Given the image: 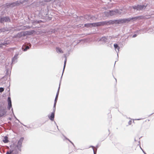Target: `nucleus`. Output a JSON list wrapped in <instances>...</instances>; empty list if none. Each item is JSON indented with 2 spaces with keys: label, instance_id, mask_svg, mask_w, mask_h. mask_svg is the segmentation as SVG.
Masks as SVG:
<instances>
[{
  "label": "nucleus",
  "instance_id": "nucleus-16",
  "mask_svg": "<svg viewBox=\"0 0 154 154\" xmlns=\"http://www.w3.org/2000/svg\"><path fill=\"white\" fill-rule=\"evenodd\" d=\"M114 47L117 53V56L118 57V53L119 52V49H120V47L119 46L118 44V42H117V43H115L114 44Z\"/></svg>",
  "mask_w": 154,
  "mask_h": 154
},
{
  "label": "nucleus",
  "instance_id": "nucleus-28",
  "mask_svg": "<svg viewBox=\"0 0 154 154\" xmlns=\"http://www.w3.org/2000/svg\"><path fill=\"white\" fill-rule=\"evenodd\" d=\"M64 57L65 58V59L64 61V66H65V65H66L67 60L66 57V54H64Z\"/></svg>",
  "mask_w": 154,
  "mask_h": 154
},
{
  "label": "nucleus",
  "instance_id": "nucleus-55",
  "mask_svg": "<svg viewBox=\"0 0 154 154\" xmlns=\"http://www.w3.org/2000/svg\"><path fill=\"white\" fill-rule=\"evenodd\" d=\"M20 35V34H19V33H17V35Z\"/></svg>",
  "mask_w": 154,
  "mask_h": 154
},
{
  "label": "nucleus",
  "instance_id": "nucleus-56",
  "mask_svg": "<svg viewBox=\"0 0 154 154\" xmlns=\"http://www.w3.org/2000/svg\"><path fill=\"white\" fill-rule=\"evenodd\" d=\"M143 153L144 154H147L145 152H144Z\"/></svg>",
  "mask_w": 154,
  "mask_h": 154
},
{
  "label": "nucleus",
  "instance_id": "nucleus-15",
  "mask_svg": "<svg viewBox=\"0 0 154 154\" xmlns=\"http://www.w3.org/2000/svg\"><path fill=\"white\" fill-rule=\"evenodd\" d=\"M11 43V41L9 40L5 39L3 42H2V46H7L8 45L10 44Z\"/></svg>",
  "mask_w": 154,
  "mask_h": 154
},
{
  "label": "nucleus",
  "instance_id": "nucleus-38",
  "mask_svg": "<svg viewBox=\"0 0 154 154\" xmlns=\"http://www.w3.org/2000/svg\"><path fill=\"white\" fill-rule=\"evenodd\" d=\"M14 117V118L15 119L18 121L19 122H20V121L19 119H18L16 117V116H15V115H13Z\"/></svg>",
  "mask_w": 154,
  "mask_h": 154
},
{
  "label": "nucleus",
  "instance_id": "nucleus-25",
  "mask_svg": "<svg viewBox=\"0 0 154 154\" xmlns=\"http://www.w3.org/2000/svg\"><path fill=\"white\" fill-rule=\"evenodd\" d=\"M33 32L34 31L33 30L27 31L26 32V33L27 35H31L33 34Z\"/></svg>",
  "mask_w": 154,
  "mask_h": 154
},
{
  "label": "nucleus",
  "instance_id": "nucleus-36",
  "mask_svg": "<svg viewBox=\"0 0 154 154\" xmlns=\"http://www.w3.org/2000/svg\"><path fill=\"white\" fill-rule=\"evenodd\" d=\"M94 18H95V17L94 16H90V19L93 20Z\"/></svg>",
  "mask_w": 154,
  "mask_h": 154
},
{
  "label": "nucleus",
  "instance_id": "nucleus-12",
  "mask_svg": "<svg viewBox=\"0 0 154 154\" xmlns=\"http://www.w3.org/2000/svg\"><path fill=\"white\" fill-rule=\"evenodd\" d=\"M31 46V45H23L21 48V49L22 50V51H23L24 52L26 51L30 48Z\"/></svg>",
  "mask_w": 154,
  "mask_h": 154
},
{
  "label": "nucleus",
  "instance_id": "nucleus-29",
  "mask_svg": "<svg viewBox=\"0 0 154 154\" xmlns=\"http://www.w3.org/2000/svg\"><path fill=\"white\" fill-rule=\"evenodd\" d=\"M12 108V103H8L7 109L8 110H10Z\"/></svg>",
  "mask_w": 154,
  "mask_h": 154
},
{
  "label": "nucleus",
  "instance_id": "nucleus-45",
  "mask_svg": "<svg viewBox=\"0 0 154 154\" xmlns=\"http://www.w3.org/2000/svg\"><path fill=\"white\" fill-rule=\"evenodd\" d=\"M2 43H0V48H2Z\"/></svg>",
  "mask_w": 154,
  "mask_h": 154
},
{
  "label": "nucleus",
  "instance_id": "nucleus-2",
  "mask_svg": "<svg viewBox=\"0 0 154 154\" xmlns=\"http://www.w3.org/2000/svg\"><path fill=\"white\" fill-rule=\"evenodd\" d=\"M104 26H108L107 20L95 23H86L84 24V26L87 28L96 27Z\"/></svg>",
  "mask_w": 154,
  "mask_h": 154
},
{
  "label": "nucleus",
  "instance_id": "nucleus-26",
  "mask_svg": "<svg viewBox=\"0 0 154 154\" xmlns=\"http://www.w3.org/2000/svg\"><path fill=\"white\" fill-rule=\"evenodd\" d=\"M3 141L5 143H6L9 142V140L8 139V137L7 136H5L4 137Z\"/></svg>",
  "mask_w": 154,
  "mask_h": 154
},
{
  "label": "nucleus",
  "instance_id": "nucleus-34",
  "mask_svg": "<svg viewBox=\"0 0 154 154\" xmlns=\"http://www.w3.org/2000/svg\"><path fill=\"white\" fill-rule=\"evenodd\" d=\"M10 82H9V85L8 86V87H7V89H8V92H9V94H10Z\"/></svg>",
  "mask_w": 154,
  "mask_h": 154
},
{
  "label": "nucleus",
  "instance_id": "nucleus-54",
  "mask_svg": "<svg viewBox=\"0 0 154 154\" xmlns=\"http://www.w3.org/2000/svg\"><path fill=\"white\" fill-rule=\"evenodd\" d=\"M11 110L12 111H13V109L12 108H11Z\"/></svg>",
  "mask_w": 154,
  "mask_h": 154
},
{
  "label": "nucleus",
  "instance_id": "nucleus-33",
  "mask_svg": "<svg viewBox=\"0 0 154 154\" xmlns=\"http://www.w3.org/2000/svg\"><path fill=\"white\" fill-rule=\"evenodd\" d=\"M68 140L73 146L75 148V146L74 145L73 143L69 139Z\"/></svg>",
  "mask_w": 154,
  "mask_h": 154
},
{
  "label": "nucleus",
  "instance_id": "nucleus-4",
  "mask_svg": "<svg viewBox=\"0 0 154 154\" xmlns=\"http://www.w3.org/2000/svg\"><path fill=\"white\" fill-rule=\"evenodd\" d=\"M148 5V4L146 3L143 5L137 4L132 6V8L134 11H143L145 9Z\"/></svg>",
  "mask_w": 154,
  "mask_h": 154
},
{
  "label": "nucleus",
  "instance_id": "nucleus-8",
  "mask_svg": "<svg viewBox=\"0 0 154 154\" xmlns=\"http://www.w3.org/2000/svg\"><path fill=\"white\" fill-rule=\"evenodd\" d=\"M23 52L20 50L18 51H17L16 54H15L14 56L12 57L11 59V64H14L17 62V61L16 60L18 58V56L19 55H20L22 54Z\"/></svg>",
  "mask_w": 154,
  "mask_h": 154
},
{
  "label": "nucleus",
  "instance_id": "nucleus-40",
  "mask_svg": "<svg viewBox=\"0 0 154 154\" xmlns=\"http://www.w3.org/2000/svg\"><path fill=\"white\" fill-rule=\"evenodd\" d=\"M94 146H89V148H90V147H91L92 148V149H93V151H94Z\"/></svg>",
  "mask_w": 154,
  "mask_h": 154
},
{
  "label": "nucleus",
  "instance_id": "nucleus-32",
  "mask_svg": "<svg viewBox=\"0 0 154 154\" xmlns=\"http://www.w3.org/2000/svg\"><path fill=\"white\" fill-rule=\"evenodd\" d=\"M57 101L54 100V104L53 107V108H56V103H57Z\"/></svg>",
  "mask_w": 154,
  "mask_h": 154
},
{
  "label": "nucleus",
  "instance_id": "nucleus-1",
  "mask_svg": "<svg viewBox=\"0 0 154 154\" xmlns=\"http://www.w3.org/2000/svg\"><path fill=\"white\" fill-rule=\"evenodd\" d=\"M143 18L144 16H143L140 15L128 18H125L114 20H107L108 26L114 24H124L125 23H128L131 21H133L138 19H142Z\"/></svg>",
  "mask_w": 154,
  "mask_h": 154
},
{
  "label": "nucleus",
  "instance_id": "nucleus-60",
  "mask_svg": "<svg viewBox=\"0 0 154 154\" xmlns=\"http://www.w3.org/2000/svg\"><path fill=\"white\" fill-rule=\"evenodd\" d=\"M115 79H116V82H117V80H116V78H115Z\"/></svg>",
  "mask_w": 154,
  "mask_h": 154
},
{
  "label": "nucleus",
  "instance_id": "nucleus-20",
  "mask_svg": "<svg viewBox=\"0 0 154 154\" xmlns=\"http://www.w3.org/2000/svg\"><path fill=\"white\" fill-rule=\"evenodd\" d=\"M48 117L51 121H54L55 117V114L51 112L50 115H48Z\"/></svg>",
  "mask_w": 154,
  "mask_h": 154
},
{
  "label": "nucleus",
  "instance_id": "nucleus-18",
  "mask_svg": "<svg viewBox=\"0 0 154 154\" xmlns=\"http://www.w3.org/2000/svg\"><path fill=\"white\" fill-rule=\"evenodd\" d=\"M28 0H20L19 1H17L16 2H17L18 4L17 6H18L21 4H26L27 3Z\"/></svg>",
  "mask_w": 154,
  "mask_h": 154
},
{
  "label": "nucleus",
  "instance_id": "nucleus-58",
  "mask_svg": "<svg viewBox=\"0 0 154 154\" xmlns=\"http://www.w3.org/2000/svg\"><path fill=\"white\" fill-rule=\"evenodd\" d=\"M23 125L24 126L26 127V125Z\"/></svg>",
  "mask_w": 154,
  "mask_h": 154
},
{
  "label": "nucleus",
  "instance_id": "nucleus-39",
  "mask_svg": "<svg viewBox=\"0 0 154 154\" xmlns=\"http://www.w3.org/2000/svg\"><path fill=\"white\" fill-rule=\"evenodd\" d=\"M131 123H132V121L131 120H129L128 122V124L129 125H131Z\"/></svg>",
  "mask_w": 154,
  "mask_h": 154
},
{
  "label": "nucleus",
  "instance_id": "nucleus-61",
  "mask_svg": "<svg viewBox=\"0 0 154 154\" xmlns=\"http://www.w3.org/2000/svg\"><path fill=\"white\" fill-rule=\"evenodd\" d=\"M116 61H115V63L114 65H115V63H116Z\"/></svg>",
  "mask_w": 154,
  "mask_h": 154
},
{
  "label": "nucleus",
  "instance_id": "nucleus-37",
  "mask_svg": "<svg viewBox=\"0 0 154 154\" xmlns=\"http://www.w3.org/2000/svg\"><path fill=\"white\" fill-rule=\"evenodd\" d=\"M65 66H66V65L64 66V64L63 69V72H62V75H61V76H63V73L64 72V69H65Z\"/></svg>",
  "mask_w": 154,
  "mask_h": 154
},
{
  "label": "nucleus",
  "instance_id": "nucleus-35",
  "mask_svg": "<svg viewBox=\"0 0 154 154\" xmlns=\"http://www.w3.org/2000/svg\"><path fill=\"white\" fill-rule=\"evenodd\" d=\"M55 110H56V108H53V112L51 113L55 114Z\"/></svg>",
  "mask_w": 154,
  "mask_h": 154
},
{
  "label": "nucleus",
  "instance_id": "nucleus-41",
  "mask_svg": "<svg viewBox=\"0 0 154 154\" xmlns=\"http://www.w3.org/2000/svg\"><path fill=\"white\" fill-rule=\"evenodd\" d=\"M54 124H55V125H56L57 127V129H58V130H59L58 128V126L57 125L56 122L55 121H54Z\"/></svg>",
  "mask_w": 154,
  "mask_h": 154
},
{
  "label": "nucleus",
  "instance_id": "nucleus-27",
  "mask_svg": "<svg viewBox=\"0 0 154 154\" xmlns=\"http://www.w3.org/2000/svg\"><path fill=\"white\" fill-rule=\"evenodd\" d=\"M52 17H49L48 15H47L46 17H45V18H44V19L47 20L49 21L52 19Z\"/></svg>",
  "mask_w": 154,
  "mask_h": 154
},
{
  "label": "nucleus",
  "instance_id": "nucleus-59",
  "mask_svg": "<svg viewBox=\"0 0 154 154\" xmlns=\"http://www.w3.org/2000/svg\"><path fill=\"white\" fill-rule=\"evenodd\" d=\"M134 141H136V139L135 138L134 139Z\"/></svg>",
  "mask_w": 154,
  "mask_h": 154
},
{
  "label": "nucleus",
  "instance_id": "nucleus-14",
  "mask_svg": "<svg viewBox=\"0 0 154 154\" xmlns=\"http://www.w3.org/2000/svg\"><path fill=\"white\" fill-rule=\"evenodd\" d=\"M24 139V138L23 137H21L18 141L17 144L20 150H21V147L22 146V143Z\"/></svg>",
  "mask_w": 154,
  "mask_h": 154
},
{
  "label": "nucleus",
  "instance_id": "nucleus-19",
  "mask_svg": "<svg viewBox=\"0 0 154 154\" xmlns=\"http://www.w3.org/2000/svg\"><path fill=\"white\" fill-rule=\"evenodd\" d=\"M108 39V37H106L105 36H103L101 37L99 40L98 42L100 41H103L104 43L106 42L107 41V40Z\"/></svg>",
  "mask_w": 154,
  "mask_h": 154
},
{
  "label": "nucleus",
  "instance_id": "nucleus-46",
  "mask_svg": "<svg viewBox=\"0 0 154 154\" xmlns=\"http://www.w3.org/2000/svg\"><path fill=\"white\" fill-rule=\"evenodd\" d=\"M6 74L7 75H9V72H8V70H7Z\"/></svg>",
  "mask_w": 154,
  "mask_h": 154
},
{
  "label": "nucleus",
  "instance_id": "nucleus-21",
  "mask_svg": "<svg viewBox=\"0 0 154 154\" xmlns=\"http://www.w3.org/2000/svg\"><path fill=\"white\" fill-rule=\"evenodd\" d=\"M58 30L56 29H51L49 30V34L55 33L57 32Z\"/></svg>",
  "mask_w": 154,
  "mask_h": 154
},
{
  "label": "nucleus",
  "instance_id": "nucleus-51",
  "mask_svg": "<svg viewBox=\"0 0 154 154\" xmlns=\"http://www.w3.org/2000/svg\"><path fill=\"white\" fill-rule=\"evenodd\" d=\"M154 113H154H152L151 114H150V115H149V116H151V115H152V114H153Z\"/></svg>",
  "mask_w": 154,
  "mask_h": 154
},
{
  "label": "nucleus",
  "instance_id": "nucleus-10",
  "mask_svg": "<svg viewBox=\"0 0 154 154\" xmlns=\"http://www.w3.org/2000/svg\"><path fill=\"white\" fill-rule=\"evenodd\" d=\"M48 9H41L39 12V14L43 19L45 18L46 16L48 15Z\"/></svg>",
  "mask_w": 154,
  "mask_h": 154
},
{
  "label": "nucleus",
  "instance_id": "nucleus-5",
  "mask_svg": "<svg viewBox=\"0 0 154 154\" xmlns=\"http://www.w3.org/2000/svg\"><path fill=\"white\" fill-rule=\"evenodd\" d=\"M119 11L117 9L115 10H111L108 11H105L104 12V14L107 17H109L115 15L117 14H119Z\"/></svg>",
  "mask_w": 154,
  "mask_h": 154
},
{
  "label": "nucleus",
  "instance_id": "nucleus-47",
  "mask_svg": "<svg viewBox=\"0 0 154 154\" xmlns=\"http://www.w3.org/2000/svg\"><path fill=\"white\" fill-rule=\"evenodd\" d=\"M8 119L10 121H11L12 120V118L11 117H9Z\"/></svg>",
  "mask_w": 154,
  "mask_h": 154
},
{
  "label": "nucleus",
  "instance_id": "nucleus-48",
  "mask_svg": "<svg viewBox=\"0 0 154 154\" xmlns=\"http://www.w3.org/2000/svg\"><path fill=\"white\" fill-rule=\"evenodd\" d=\"M12 112V114L13 115H14V111H13Z\"/></svg>",
  "mask_w": 154,
  "mask_h": 154
},
{
  "label": "nucleus",
  "instance_id": "nucleus-57",
  "mask_svg": "<svg viewBox=\"0 0 154 154\" xmlns=\"http://www.w3.org/2000/svg\"><path fill=\"white\" fill-rule=\"evenodd\" d=\"M140 119H137V120H140Z\"/></svg>",
  "mask_w": 154,
  "mask_h": 154
},
{
  "label": "nucleus",
  "instance_id": "nucleus-9",
  "mask_svg": "<svg viewBox=\"0 0 154 154\" xmlns=\"http://www.w3.org/2000/svg\"><path fill=\"white\" fill-rule=\"evenodd\" d=\"M17 2H8L3 5L4 7L5 8H13L17 6Z\"/></svg>",
  "mask_w": 154,
  "mask_h": 154
},
{
  "label": "nucleus",
  "instance_id": "nucleus-6",
  "mask_svg": "<svg viewBox=\"0 0 154 154\" xmlns=\"http://www.w3.org/2000/svg\"><path fill=\"white\" fill-rule=\"evenodd\" d=\"M11 22V18L9 16H0V23L4 24L5 23H10Z\"/></svg>",
  "mask_w": 154,
  "mask_h": 154
},
{
  "label": "nucleus",
  "instance_id": "nucleus-17",
  "mask_svg": "<svg viewBox=\"0 0 154 154\" xmlns=\"http://www.w3.org/2000/svg\"><path fill=\"white\" fill-rule=\"evenodd\" d=\"M90 15H85L84 16H80L79 17V18L80 20H84V19H85L87 20H90Z\"/></svg>",
  "mask_w": 154,
  "mask_h": 154
},
{
  "label": "nucleus",
  "instance_id": "nucleus-49",
  "mask_svg": "<svg viewBox=\"0 0 154 154\" xmlns=\"http://www.w3.org/2000/svg\"><path fill=\"white\" fill-rule=\"evenodd\" d=\"M141 150L142 151H143V153H144V152H145L144 151V150H143V149H142Z\"/></svg>",
  "mask_w": 154,
  "mask_h": 154
},
{
  "label": "nucleus",
  "instance_id": "nucleus-30",
  "mask_svg": "<svg viewBox=\"0 0 154 154\" xmlns=\"http://www.w3.org/2000/svg\"><path fill=\"white\" fill-rule=\"evenodd\" d=\"M7 101L8 103H11V97H8Z\"/></svg>",
  "mask_w": 154,
  "mask_h": 154
},
{
  "label": "nucleus",
  "instance_id": "nucleus-23",
  "mask_svg": "<svg viewBox=\"0 0 154 154\" xmlns=\"http://www.w3.org/2000/svg\"><path fill=\"white\" fill-rule=\"evenodd\" d=\"M56 51L57 53H60V54H62V53H63V52L61 48H60L59 47H57L56 48Z\"/></svg>",
  "mask_w": 154,
  "mask_h": 154
},
{
  "label": "nucleus",
  "instance_id": "nucleus-22",
  "mask_svg": "<svg viewBox=\"0 0 154 154\" xmlns=\"http://www.w3.org/2000/svg\"><path fill=\"white\" fill-rule=\"evenodd\" d=\"M9 31V29L7 27H4L0 29V33L2 32H4L5 31Z\"/></svg>",
  "mask_w": 154,
  "mask_h": 154
},
{
  "label": "nucleus",
  "instance_id": "nucleus-7",
  "mask_svg": "<svg viewBox=\"0 0 154 154\" xmlns=\"http://www.w3.org/2000/svg\"><path fill=\"white\" fill-rule=\"evenodd\" d=\"M6 107L2 104L0 105V118L5 117L7 115Z\"/></svg>",
  "mask_w": 154,
  "mask_h": 154
},
{
  "label": "nucleus",
  "instance_id": "nucleus-11",
  "mask_svg": "<svg viewBox=\"0 0 154 154\" xmlns=\"http://www.w3.org/2000/svg\"><path fill=\"white\" fill-rule=\"evenodd\" d=\"M132 148V147L130 146L125 147L122 149V152L125 154L130 153L131 151Z\"/></svg>",
  "mask_w": 154,
  "mask_h": 154
},
{
  "label": "nucleus",
  "instance_id": "nucleus-50",
  "mask_svg": "<svg viewBox=\"0 0 154 154\" xmlns=\"http://www.w3.org/2000/svg\"><path fill=\"white\" fill-rule=\"evenodd\" d=\"M94 152V154H96V152H95L94 151H93Z\"/></svg>",
  "mask_w": 154,
  "mask_h": 154
},
{
  "label": "nucleus",
  "instance_id": "nucleus-31",
  "mask_svg": "<svg viewBox=\"0 0 154 154\" xmlns=\"http://www.w3.org/2000/svg\"><path fill=\"white\" fill-rule=\"evenodd\" d=\"M4 90V88L3 87L0 88V93H2Z\"/></svg>",
  "mask_w": 154,
  "mask_h": 154
},
{
  "label": "nucleus",
  "instance_id": "nucleus-24",
  "mask_svg": "<svg viewBox=\"0 0 154 154\" xmlns=\"http://www.w3.org/2000/svg\"><path fill=\"white\" fill-rule=\"evenodd\" d=\"M140 31H141L140 30L136 31L134 32L135 33L133 35L132 37L133 38L136 37L139 34V32Z\"/></svg>",
  "mask_w": 154,
  "mask_h": 154
},
{
  "label": "nucleus",
  "instance_id": "nucleus-52",
  "mask_svg": "<svg viewBox=\"0 0 154 154\" xmlns=\"http://www.w3.org/2000/svg\"><path fill=\"white\" fill-rule=\"evenodd\" d=\"M20 122V124H21V125H24L22 123H21V122Z\"/></svg>",
  "mask_w": 154,
  "mask_h": 154
},
{
  "label": "nucleus",
  "instance_id": "nucleus-44",
  "mask_svg": "<svg viewBox=\"0 0 154 154\" xmlns=\"http://www.w3.org/2000/svg\"><path fill=\"white\" fill-rule=\"evenodd\" d=\"M98 147H99V146L98 144L96 145V150H97V149L98 148Z\"/></svg>",
  "mask_w": 154,
  "mask_h": 154
},
{
  "label": "nucleus",
  "instance_id": "nucleus-13",
  "mask_svg": "<svg viewBox=\"0 0 154 154\" xmlns=\"http://www.w3.org/2000/svg\"><path fill=\"white\" fill-rule=\"evenodd\" d=\"M62 79V76H61V78H60V83H59V86L58 87V89L57 90V93L56 94V97H55V100H55L57 101V100H58V95H59V91H60V84L61 83V81Z\"/></svg>",
  "mask_w": 154,
  "mask_h": 154
},
{
  "label": "nucleus",
  "instance_id": "nucleus-43",
  "mask_svg": "<svg viewBox=\"0 0 154 154\" xmlns=\"http://www.w3.org/2000/svg\"><path fill=\"white\" fill-rule=\"evenodd\" d=\"M118 44L119 45H122V42H118Z\"/></svg>",
  "mask_w": 154,
  "mask_h": 154
},
{
  "label": "nucleus",
  "instance_id": "nucleus-53",
  "mask_svg": "<svg viewBox=\"0 0 154 154\" xmlns=\"http://www.w3.org/2000/svg\"><path fill=\"white\" fill-rule=\"evenodd\" d=\"M140 149H141V150H142L143 149L140 146Z\"/></svg>",
  "mask_w": 154,
  "mask_h": 154
},
{
  "label": "nucleus",
  "instance_id": "nucleus-42",
  "mask_svg": "<svg viewBox=\"0 0 154 154\" xmlns=\"http://www.w3.org/2000/svg\"><path fill=\"white\" fill-rule=\"evenodd\" d=\"M63 136L65 138V139L68 140L69 139L68 138H67L65 136L63 135Z\"/></svg>",
  "mask_w": 154,
  "mask_h": 154
},
{
  "label": "nucleus",
  "instance_id": "nucleus-3",
  "mask_svg": "<svg viewBox=\"0 0 154 154\" xmlns=\"http://www.w3.org/2000/svg\"><path fill=\"white\" fill-rule=\"evenodd\" d=\"M10 146L11 149L7 151L6 152V154H17L18 152L17 149L20 151H21V150L19 149L17 144L16 145L15 143H13L10 145Z\"/></svg>",
  "mask_w": 154,
  "mask_h": 154
}]
</instances>
